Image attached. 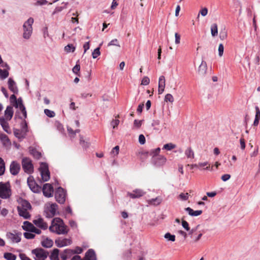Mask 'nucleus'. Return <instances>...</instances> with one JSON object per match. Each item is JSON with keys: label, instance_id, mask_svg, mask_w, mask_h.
Here are the masks:
<instances>
[{"label": "nucleus", "instance_id": "nucleus-5", "mask_svg": "<svg viewBox=\"0 0 260 260\" xmlns=\"http://www.w3.org/2000/svg\"><path fill=\"white\" fill-rule=\"evenodd\" d=\"M31 253L35 260H45L49 255V252L42 248L33 249Z\"/></svg>", "mask_w": 260, "mask_h": 260}, {"label": "nucleus", "instance_id": "nucleus-29", "mask_svg": "<svg viewBox=\"0 0 260 260\" xmlns=\"http://www.w3.org/2000/svg\"><path fill=\"white\" fill-rule=\"evenodd\" d=\"M59 250L58 249H54L52 251L51 255H50V260H59L58 255H59Z\"/></svg>", "mask_w": 260, "mask_h": 260}, {"label": "nucleus", "instance_id": "nucleus-11", "mask_svg": "<svg viewBox=\"0 0 260 260\" xmlns=\"http://www.w3.org/2000/svg\"><path fill=\"white\" fill-rule=\"evenodd\" d=\"M27 184L32 191L35 193L39 192L41 190V187L38 185L34 181L32 176H29L27 178Z\"/></svg>", "mask_w": 260, "mask_h": 260}, {"label": "nucleus", "instance_id": "nucleus-40", "mask_svg": "<svg viewBox=\"0 0 260 260\" xmlns=\"http://www.w3.org/2000/svg\"><path fill=\"white\" fill-rule=\"evenodd\" d=\"M5 170V166L4 160L0 157V176L3 175Z\"/></svg>", "mask_w": 260, "mask_h": 260}, {"label": "nucleus", "instance_id": "nucleus-62", "mask_svg": "<svg viewBox=\"0 0 260 260\" xmlns=\"http://www.w3.org/2000/svg\"><path fill=\"white\" fill-rule=\"evenodd\" d=\"M119 123V120L117 119L113 120L111 123L113 128H115Z\"/></svg>", "mask_w": 260, "mask_h": 260}, {"label": "nucleus", "instance_id": "nucleus-48", "mask_svg": "<svg viewBox=\"0 0 260 260\" xmlns=\"http://www.w3.org/2000/svg\"><path fill=\"white\" fill-rule=\"evenodd\" d=\"M165 101L166 102H169L171 103H173L174 102V98L172 94H171L170 93H168L165 96Z\"/></svg>", "mask_w": 260, "mask_h": 260}, {"label": "nucleus", "instance_id": "nucleus-57", "mask_svg": "<svg viewBox=\"0 0 260 260\" xmlns=\"http://www.w3.org/2000/svg\"><path fill=\"white\" fill-rule=\"evenodd\" d=\"M47 3V0H38L34 3L35 6H41L45 5Z\"/></svg>", "mask_w": 260, "mask_h": 260}, {"label": "nucleus", "instance_id": "nucleus-47", "mask_svg": "<svg viewBox=\"0 0 260 260\" xmlns=\"http://www.w3.org/2000/svg\"><path fill=\"white\" fill-rule=\"evenodd\" d=\"M160 150V148H157L156 149H153L150 151V155L152 156L153 159L156 157L155 156L157 155L159 153Z\"/></svg>", "mask_w": 260, "mask_h": 260}, {"label": "nucleus", "instance_id": "nucleus-22", "mask_svg": "<svg viewBox=\"0 0 260 260\" xmlns=\"http://www.w3.org/2000/svg\"><path fill=\"white\" fill-rule=\"evenodd\" d=\"M35 225L34 223H31V222L25 221L23 222V225L22 226V228L23 230L28 231L29 232H31Z\"/></svg>", "mask_w": 260, "mask_h": 260}, {"label": "nucleus", "instance_id": "nucleus-8", "mask_svg": "<svg viewBox=\"0 0 260 260\" xmlns=\"http://www.w3.org/2000/svg\"><path fill=\"white\" fill-rule=\"evenodd\" d=\"M21 233L14 231L8 232L6 234L7 238L12 243H18L21 241Z\"/></svg>", "mask_w": 260, "mask_h": 260}, {"label": "nucleus", "instance_id": "nucleus-10", "mask_svg": "<svg viewBox=\"0 0 260 260\" xmlns=\"http://www.w3.org/2000/svg\"><path fill=\"white\" fill-rule=\"evenodd\" d=\"M32 222L37 227L41 230H45L48 228V224L44 221V219L40 216L36 217L33 220Z\"/></svg>", "mask_w": 260, "mask_h": 260}, {"label": "nucleus", "instance_id": "nucleus-46", "mask_svg": "<svg viewBox=\"0 0 260 260\" xmlns=\"http://www.w3.org/2000/svg\"><path fill=\"white\" fill-rule=\"evenodd\" d=\"M24 237L27 239H32L35 237V235L29 232L24 233Z\"/></svg>", "mask_w": 260, "mask_h": 260}, {"label": "nucleus", "instance_id": "nucleus-17", "mask_svg": "<svg viewBox=\"0 0 260 260\" xmlns=\"http://www.w3.org/2000/svg\"><path fill=\"white\" fill-rule=\"evenodd\" d=\"M166 86V80L165 76H160L159 78L158 81V92L159 94H162L164 91Z\"/></svg>", "mask_w": 260, "mask_h": 260}, {"label": "nucleus", "instance_id": "nucleus-45", "mask_svg": "<svg viewBox=\"0 0 260 260\" xmlns=\"http://www.w3.org/2000/svg\"><path fill=\"white\" fill-rule=\"evenodd\" d=\"M188 198L189 194L188 193H181L178 196V199L182 201H186Z\"/></svg>", "mask_w": 260, "mask_h": 260}, {"label": "nucleus", "instance_id": "nucleus-53", "mask_svg": "<svg viewBox=\"0 0 260 260\" xmlns=\"http://www.w3.org/2000/svg\"><path fill=\"white\" fill-rule=\"evenodd\" d=\"M149 78L147 76H145L142 80L141 84L143 85H147L149 84Z\"/></svg>", "mask_w": 260, "mask_h": 260}, {"label": "nucleus", "instance_id": "nucleus-58", "mask_svg": "<svg viewBox=\"0 0 260 260\" xmlns=\"http://www.w3.org/2000/svg\"><path fill=\"white\" fill-rule=\"evenodd\" d=\"M182 225L183 228L186 231H188L189 230V224L186 221H185L184 220H182Z\"/></svg>", "mask_w": 260, "mask_h": 260}, {"label": "nucleus", "instance_id": "nucleus-28", "mask_svg": "<svg viewBox=\"0 0 260 260\" xmlns=\"http://www.w3.org/2000/svg\"><path fill=\"white\" fill-rule=\"evenodd\" d=\"M0 124L6 132L8 133H9V127L8 123L4 118L0 117Z\"/></svg>", "mask_w": 260, "mask_h": 260}, {"label": "nucleus", "instance_id": "nucleus-60", "mask_svg": "<svg viewBox=\"0 0 260 260\" xmlns=\"http://www.w3.org/2000/svg\"><path fill=\"white\" fill-rule=\"evenodd\" d=\"M55 126L57 128V129L60 132H62L63 131V126L59 122H56L55 123Z\"/></svg>", "mask_w": 260, "mask_h": 260}, {"label": "nucleus", "instance_id": "nucleus-55", "mask_svg": "<svg viewBox=\"0 0 260 260\" xmlns=\"http://www.w3.org/2000/svg\"><path fill=\"white\" fill-rule=\"evenodd\" d=\"M80 70V66L79 64H76V66L73 68L72 71L74 73L78 75Z\"/></svg>", "mask_w": 260, "mask_h": 260}, {"label": "nucleus", "instance_id": "nucleus-31", "mask_svg": "<svg viewBox=\"0 0 260 260\" xmlns=\"http://www.w3.org/2000/svg\"><path fill=\"white\" fill-rule=\"evenodd\" d=\"M211 33L212 37H215L218 34L217 25L216 23H213L211 26Z\"/></svg>", "mask_w": 260, "mask_h": 260}, {"label": "nucleus", "instance_id": "nucleus-3", "mask_svg": "<svg viewBox=\"0 0 260 260\" xmlns=\"http://www.w3.org/2000/svg\"><path fill=\"white\" fill-rule=\"evenodd\" d=\"M11 196V189L9 183L0 182V198L7 199Z\"/></svg>", "mask_w": 260, "mask_h": 260}, {"label": "nucleus", "instance_id": "nucleus-44", "mask_svg": "<svg viewBox=\"0 0 260 260\" xmlns=\"http://www.w3.org/2000/svg\"><path fill=\"white\" fill-rule=\"evenodd\" d=\"M44 113L48 117L50 118L54 117L55 115L54 111L47 109L44 110Z\"/></svg>", "mask_w": 260, "mask_h": 260}, {"label": "nucleus", "instance_id": "nucleus-49", "mask_svg": "<svg viewBox=\"0 0 260 260\" xmlns=\"http://www.w3.org/2000/svg\"><path fill=\"white\" fill-rule=\"evenodd\" d=\"M116 46L118 47H120V45L118 43V41L117 39H115L111 41L108 44V46Z\"/></svg>", "mask_w": 260, "mask_h": 260}, {"label": "nucleus", "instance_id": "nucleus-37", "mask_svg": "<svg viewBox=\"0 0 260 260\" xmlns=\"http://www.w3.org/2000/svg\"><path fill=\"white\" fill-rule=\"evenodd\" d=\"M30 153L37 159H39L41 156V152H39L35 149H32L30 150Z\"/></svg>", "mask_w": 260, "mask_h": 260}, {"label": "nucleus", "instance_id": "nucleus-35", "mask_svg": "<svg viewBox=\"0 0 260 260\" xmlns=\"http://www.w3.org/2000/svg\"><path fill=\"white\" fill-rule=\"evenodd\" d=\"M9 75V71L8 70H2L0 69V78L4 80L7 78Z\"/></svg>", "mask_w": 260, "mask_h": 260}, {"label": "nucleus", "instance_id": "nucleus-1", "mask_svg": "<svg viewBox=\"0 0 260 260\" xmlns=\"http://www.w3.org/2000/svg\"><path fill=\"white\" fill-rule=\"evenodd\" d=\"M50 232L58 235H64L68 233V227L64 224L63 220L59 218H54L49 228Z\"/></svg>", "mask_w": 260, "mask_h": 260}, {"label": "nucleus", "instance_id": "nucleus-54", "mask_svg": "<svg viewBox=\"0 0 260 260\" xmlns=\"http://www.w3.org/2000/svg\"><path fill=\"white\" fill-rule=\"evenodd\" d=\"M227 37V34L226 31L225 30V29H223L222 30H221L219 33V37L221 40H224Z\"/></svg>", "mask_w": 260, "mask_h": 260}, {"label": "nucleus", "instance_id": "nucleus-39", "mask_svg": "<svg viewBox=\"0 0 260 260\" xmlns=\"http://www.w3.org/2000/svg\"><path fill=\"white\" fill-rule=\"evenodd\" d=\"M208 9L206 7L202 8L201 10L199 11V13L198 15L197 18H199L200 17V15H201L202 16L205 17L208 14Z\"/></svg>", "mask_w": 260, "mask_h": 260}, {"label": "nucleus", "instance_id": "nucleus-23", "mask_svg": "<svg viewBox=\"0 0 260 260\" xmlns=\"http://www.w3.org/2000/svg\"><path fill=\"white\" fill-rule=\"evenodd\" d=\"M28 210L18 207L19 215L25 219H28L30 217V215Z\"/></svg>", "mask_w": 260, "mask_h": 260}, {"label": "nucleus", "instance_id": "nucleus-14", "mask_svg": "<svg viewBox=\"0 0 260 260\" xmlns=\"http://www.w3.org/2000/svg\"><path fill=\"white\" fill-rule=\"evenodd\" d=\"M20 170V164L16 161H13L10 166V173L13 175H16L18 174Z\"/></svg>", "mask_w": 260, "mask_h": 260}, {"label": "nucleus", "instance_id": "nucleus-26", "mask_svg": "<svg viewBox=\"0 0 260 260\" xmlns=\"http://www.w3.org/2000/svg\"><path fill=\"white\" fill-rule=\"evenodd\" d=\"M5 115L8 120H10L13 115V108L11 106H8L5 111Z\"/></svg>", "mask_w": 260, "mask_h": 260}, {"label": "nucleus", "instance_id": "nucleus-59", "mask_svg": "<svg viewBox=\"0 0 260 260\" xmlns=\"http://www.w3.org/2000/svg\"><path fill=\"white\" fill-rule=\"evenodd\" d=\"M240 147L242 150L245 148V143L244 139L242 137L240 139Z\"/></svg>", "mask_w": 260, "mask_h": 260}, {"label": "nucleus", "instance_id": "nucleus-2", "mask_svg": "<svg viewBox=\"0 0 260 260\" xmlns=\"http://www.w3.org/2000/svg\"><path fill=\"white\" fill-rule=\"evenodd\" d=\"M34 21V19L30 17L24 22L23 25V38L24 39L28 40L30 38L32 33V25Z\"/></svg>", "mask_w": 260, "mask_h": 260}, {"label": "nucleus", "instance_id": "nucleus-7", "mask_svg": "<svg viewBox=\"0 0 260 260\" xmlns=\"http://www.w3.org/2000/svg\"><path fill=\"white\" fill-rule=\"evenodd\" d=\"M57 209V205L55 203H48L45 205V212L47 216L52 217L55 215Z\"/></svg>", "mask_w": 260, "mask_h": 260}, {"label": "nucleus", "instance_id": "nucleus-51", "mask_svg": "<svg viewBox=\"0 0 260 260\" xmlns=\"http://www.w3.org/2000/svg\"><path fill=\"white\" fill-rule=\"evenodd\" d=\"M218 51V55L220 57H221L223 55V51H224V46L222 44H220L219 45Z\"/></svg>", "mask_w": 260, "mask_h": 260}, {"label": "nucleus", "instance_id": "nucleus-15", "mask_svg": "<svg viewBox=\"0 0 260 260\" xmlns=\"http://www.w3.org/2000/svg\"><path fill=\"white\" fill-rule=\"evenodd\" d=\"M145 192L141 189H136L133 192H128L127 195L132 199L139 198L145 194Z\"/></svg>", "mask_w": 260, "mask_h": 260}, {"label": "nucleus", "instance_id": "nucleus-20", "mask_svg": "<svg viewBox=\"0 0 260 260\" xmlns=\"http://www.w3.org/2000/svg\"><path fill=\"white\" fill-rule=\"evenodd\" d=\"M84 260H96V255L93 250L90 249L86 252Z\"/></svg>", "mask_w": 260, "mask_h": 260}, {"label": "nucleus", "instance_id": "nucleus-38", "mask_svg": "<svg viewBox=\"0 0 260 260\" xmlns=\"http://www.w3.org/2000/svg\"><path fill=\"white\" fill-rule=\"evenodd\" d=\"M68 132L70 135L71 137H74L76 135V133H78L80 132V129H77L75 131H73L71 127H68Z\"/></svg>", "mask_w": 260, "mask_h": 260}, {"label": "nucleus", "instance_id": "nucleus-9", "mask_svg": "<svg viewBox=\"0 0 260 260\" xmlns=\"http://www.w3.org/2000/svg\"><path fill=\"white\" fill-rule=\"evenodd\" d=\"M55 198L57 202L63 204L66 200V193L63 189L58 187L55 192Z\"/></svg>", "mask_w": 260, "mask_h": 260}, {"label": "nucleus", "instance_id": "nucleus-43", "mask_svg": "<svg viewBox=\"0 0 260 260\" xmlns=\"http://www.w3.org/2000/svg\"><path fill=\"white\" fill-rule=\"evenodd\" d=\"M64 50L67 52H73L75 50V47L72 44H68L64 47Z\"/></svg>", "mask_w": 260, "mask_h": 260}, {"label": "nucleus", "instance_id": "nucleus-25", "mask_svg": "<svg viewBox=\"0 0 260 260\" xmlns=\"http://www.w3.org/2000/svg\"><path fill=\"white\" fill-rule=\"evenodd\" d=\"M185 155L188 159H192L194 158V153L192 148L187 147L184 152Z\"/></svg>", "mask_w": 260, "mask_h": 260}, {"label": "nucleus", "instance_id": "nucleus-6", "mask_svg": "<svg viewBox=\"0 0 260 260\" xmlns=\"http://www.w3.org/2000/svg\"><path fill=\"white\" fill-rule=\"evenodd\" d=\"M22 166L24 171L28 174H31L34 171V166L31 160L27 157L23 158L22 160Z\"/></svg>", "mask_w": 260, "mask_h": 260}, {"label": "nucleus", "instance_id": "nucleus-36", "mask_svg": "<svg viewBox=\"0 0 260 260\" xmlns=\"http://www.w3.org/2000/svg\"><path fill=\"white\" fill-rule=\"evenodd\" d=\"M102 45V43L100 44V46L94 50L92 53V56L93 58H96L99 56L100 55L101 52L100 51V46Z\"/></svg>", "mask_w": 260, "mask_h": 260}, {"label": "nucleus", "instance_id": "nucleus-50", "mask_svg": "<svg viewBox=\"0 0 260 260\" xmlns=\"http://www.w3.org/2000/svg\"><path fill=\"white\" fill-rule=\"evenodd\" d=\"M63 251L68 256V258L71 257L73 254H75L74 251H73L72 249H65Z\"/></svg>", "mask_w": 260, "mask_h": 260}, {"label": "nucleus", "instance_id": "nucleus-4", "mask_svg": "<svg viewBox=\"0 0 260 260\" xmlns=\"http://www.w3.org/2000/svg\"><path fill=\"white\" fill-rule=\"evenodd\" d=\"M39 171L41 175V180L43 182L48 181L50 178L48 166L46 163L42 162L39 168Z\"/></svg>", "mask_w": 260, "mask_h": 260}, {"label": "nucleus", "instance_id": "nucleus-64", "mask_svg": "<svg viewBox=\"0 0 260 260\" xmlns=\"http://www.w3.org/2000/svg\"><path fill=\"white\" fill-rule=\"evenodd\" d=\"M19 256L21 260H31V259L27 256L24 253H20Z\"/></svg>", "mask_w": 260, "mask_h": 260}, {"label": "nucleus", "instance_id": "nucleus-42", "mask_svg": "<svg viewBox=\"0 0 260 260\" xmlns=\"http://www.w3.org/2000/svg\"><path fill=\"white\" fill-rule=\"evenodd\" d=\"M165 238L167 239L169 241H171L172 242L175 241V236L174 235H171L169 233H166L164 236Z\"/></svg>", "mask_w": 260, "mask_h": 260}, {"label": "nucleus", "instance_id": "nucleus-32", "mask_svg": "<svg viewBox=\"0 0 260 260\" xmlns=\"http://www.w3.org/2000/svg\"><path fill=\"white\" fill-rule=\"evenodd\" d=\"M53 241L48 239H46L42 242V246L46 248L51 247L53 245Z\"/></svg>", "mask_w": 260, "mask_h": 260}, {"label": "nucleus", "instance_id": "nucleus-61", "mask_svg": "<svg viewBox=\"0 0 260 260\" xmlns=\"http://www.w3.org/2000/svg\"><path fill=\"white\" fill-rule=\"evenodd\" d=\"M139 142L141 144H144L145 143V138L142 134L139 135Z\"/></svg>", "mask_w": 260, "mask_h": 260}, {"label": "nucleus", "instance_id": "nucleus-12", "mask_svg": "<svg viewBox=\"0 0 260 260\" xmlns=\"http://www.w3.org/2000/svg\"><path fill=\"white\" fill-rule=\"evenodd\" d=\"M14 103V106L17 108H19L22 112L23 117H21V118H26L27 117V113L25 108L24 105L23 104L22 100L21 99V98L18 99L17 101H16V102Z\"/></svg>", "mask_w": 260, "mask_h": 260}, {"label": "nucleus", "instance_id": "nucleus-19", "mask_svg": "<svg viewBox=\"0 0 260 260\" xmlns=\"http://www.w3.org/2000/svg\"><path fill=\"white\" fill-rule=\"evenodd\" d=\"M207 71V65L206 61L202 60L198 70V74L201 76H204Z\"/></svg>", "mask_w": 260, "mask_h": 260}, {"label": "nucleus", "instance_id": "nucleus-24", "mask_svg": "<svg viewBox=\"0 0 260 260\" xmlns=\"http://www.w3.org/2000/svg\"><path fill=\"white\" fill-rule=\"evenodd\" d=\"M185 210L187 211L188 214L191 216H198L200 215L202 213V210H196L194 211L190 207H187L185 208Z\"/></svg>", "mask_w": 260, "mask_h": 260}, {"label": "nucleus", "instance_id": "nucleus-27", "mask_svg": "<svg viewBox=\"0 0 260 260\" xmlns=\"http://www.w3.org/2000/svg\"><path fill=\"white\" fill-rule=\"evenodd\" d=\"M255 119L253 122V125L257 126L259 123V121L260 120V110L259 108L257 106H256L255 108Z\"/></svg>", "mask_w": 260, "mask_h": 260}, {"label": "nucleus", "instance_id": "nucleus-41", "mask_svg": "<svg viewBox=\"0 0 260 260\" xmlns=\"http://www.w3.org/2000/svg\"><path fill=\"white\" fill-rule=\"evenodd\" d=\"M176 148V145L172 143H168L164 145L163 149L171 150Z\"/></svg>", "mask_w": 260, "mask_h": 260}, {"label": "nucleus", "instance_id": "nucleus-16", "mask_svg": "<svg viewBox=\"0 0 260 260\" xmlns=\"http://www.w3.org/2000/svg\"><path fill=\"white\" fill-rule=\"evenodd\" d=\"M8 88L14 94H17L18 92V89L16 85V82L13 79L10 78L8 81Z\"/></svg>", "mask_w": 260, "mask_h": 260}, {"label": "nucleus", "instance_id": "nucleus-21", "mask_svg": "<svg viewBox=\"0 0 260 260\" xmlns=\"http://www.w3.org/2000/svg\"><path fill=\"white\" fill-rule=\"evenodd\" d=\"M153 161L157 166H162L166 163L167 159L164 156L158 155L153 159Z\"/></svg>", "mask_w": 260, "mask_h": 260}, {"label": "nucleus", "instance_id": "nucleus-63", "mask_svg": "<svg viewBox=\"0 0 260 260\" xmlns=\"http://www.w3.org/2000/svg\"><path fill=\"white\" fill-rule=\"evenodd\" d=\"M175 43L176 44H179L180 43V35L176 32L175 34Z\"/></svg>", "mask_w": 260, "mask_h": 260}, {"label": "nucleus", "instance_id": "nucleus-13", "mask_svg": "<svg viewBox=\"0 0 260 260\" xmlns=\"http://www.w3.org/2000/svg\"><path fill=\"white\" fill-rule=\"evenodd\" d=\"M43 194L48 198L53 196V188L51 184L49 183L45 184L42 188Z\"/></svg>", "mask_w": 260, "mask_h": 260}, {"label": "nucleus", "instance_id": "nucleus-33", "mask_svg": "<svg viewBox=\"0 0 260 260\" xmlns=\"http://www.w3.org/2000/svg\"><path fill=\"white\" fill-rule=\"evenodd\" d=\"M4 257L7 260H16V256L10 252H6L4 254Z\"/></svg>", "mask_w": 260, "mask_h": 260}, {"label": "nucleus", "instance_id": "nucleus-56", "mask_svg": "<svg viewBox=\"0 0 260 260\" xmlns=\"http://www.w3.org/2000/svg\"><path fill=\"white\" fill-rule=\"evenodd\" d=\"M143 120H135L134 122V126L136 128H139L142 123Z\"/></svg>", "mask_w": 260, "mask_h": 260}, {"label": "nucleus", "instance_id": "nucleus-30", "mask_svg": "<svg viewBox=\"0 0 260 260\" xmlns=\"http://www.w3.org/2000/svg\"><path fill=\"white\" fill-rule=\"evenodd\" d=\"M162 201V199L160 197H156L155 199H152L147 200V202L149 204L153 205H158Z\"/></svg>", "mask_w": 260, "mask_h": 260}, {"label": "nucleus", "instance_id": "nucleus-52", "mask_svg": "<svg viewBox=\"0 0 260 260\" xmlns=\"http://www.w3.org/2000/svg\"><path fill=\"white\" fill-rule=\"evenodd\" d=\"M80 143L83 147L86 148L89 146V144L84 140L82 136L80 137Z\"/></svg>", "mask_w": 260, "mask_h": 260}, {"label": "nucleus", "instance_id": "nucleus-18", "mask_svg": "<svg viewBox=\"0 0 260 260\" xmlns=\"http://www.w3.org/2000/svg\"><path fill=\"white\" fill-rule=\"evenodd\" d=\"M71 243V241L68 239L58 238L55 240V244L58 247L68 246Z\"/></svg>", "mask_w": 260, "mask_h": 260}, {"label": "nucleus", "instance_id": "nucleus-34", "mask_svg": "<svg viewBox=\"0 0 260 260\" xmlns=\"http://www.w3.org/2000/svg\"><path fill=\"white\" fill-rule=\"evenodd\" d=\"M18 207L27 210H30L31 206L30 204L28 202H27L26 200H24L22 202L21 206H19Z\"/></svg>", "mask_w": 260, "mask_h": 260}]
</instances>
